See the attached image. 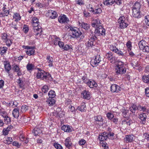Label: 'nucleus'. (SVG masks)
<instances>
[{
  "label": "nucleus",
  "instance_id": "774afa93",
  "mask_svg": "<svg viewBox=\"0 0 149 149\" xmlns=\"http://www.w3.org/2000/svg\"><path fill=\"white\" fill-rule=\"evenodd\" d=\"M86 141L84 139H81L79 142V144L80 145H83L85 144Z\"/></svg>",
  "mask_w": 149,
  "mask_h": 149
},
{
  "label": "nucleus",
  "instance_id": "de8ad7c7",
  "mask_svg": "<svg viewBox=\"0 0 149 149\" xmlns=\"http://www.w3.org/2000/svg\"><path fill=\"white\" fill-rule=\"evenodd\" d=\"M109 48L111 51L114 52L116 51V50L118 49L116 46L114 45H111L109 46Z\"/></svg>",
  "mask_w": 149,
  "mask_h": 149
},
{
  "label": "nucleus",
  "instance_id": "9b49d317",
  "mask_svg": "<svg viewBox=\"0 0 149 149\" xmlns=\"http://www.w3.org/2000/svg\"><path fill=\"white\" fill-rule=\"evenodd\" d=\"M12 69L14 72L17 73V75L18 76H20L22 74L21 70L19 68V65L14 64L12 65Z\"/></svg>",
  "mask_w": 149,
  "mask_h": 149
},
{
  "label": "nucleus",
  "instance_id": "6e6d98bb",
  "mask_svg": "<svg viewBox=\"0 0 149 149\" xmlns=\"http://www.w3.org/2000/svg\"><path fill=\"white\" fill-rule=\"evenodd\" d=\"M119 56H123L124 55V54L120 50L118 49L116 50V51L115 52Z\"/></svg>",
  "mask_w": 149,
  "mask_h": 149
},
{
  "label": "nucleus",
  "instance_id": "c756f323",
  "mask_svg": "<svg viewBox=\"0 0 149 149\" xmlns=\"http://www.w3.org/2000/svg\"><path fill=\"white\" fill-rule=\"evenodd\" d=\"M9 13V10H2L0 13V17H4L5 16H7Z\"/></svg>",
  "mask_w": 149,
  "mask_h": 149
},
{
  "label": "nucleus",
  "instance_id": "412c9836",
  "mask_svg": "<svg viewBox=\"0 0 149 149\" xmlns=\"http://www.w3.org/2000/svg\"><path fill=\"white\" fill-rule=\"evenodd\" d=\"M87 85L91 88H93L94 87H97V83L93 80H90Z\"/></svg>",
  "mask_w": 149,
  "mask_h": 149
},
{
  "label": "nucleus",
  "instance_id": "20e7f679",
  "mask_svg": "<svg viewBox=\"0 0 149 149\" xmlns=\"http://www.w3.org/2000/svg\"><path fill=\"white\" fill-rule=\"evenodd\" d=\"M97 40L96 36L93 35L89 38V41L86 43V45L88 48L92 47L95 45Z\"/></svg>",
  "mask_w": 149,
  "mask_h": 149
},
{
  "label": "nucleus",
  "instance_id": "79ce46f5",
  "mask_svg": "<svg viewBox=\"0 0 149 149\" xmlns=\"http://www.w3.org/2000/svg\"><path fill=\"white\" fill-rule=\"evenodd\" d=\"M143 81L147 84H149V75H145L142 77Z\"/></svg>",
  "mask_w": 149,
  "mask_h": 149
},
{
  "label": "nucleus",
  "instance_id": "ddd939ff",
  "mask_svg": "<svg viewBox=\"0 0 149 149\" xmlns=\"http://www.w3.org/2000/svg\"><path fill=\"white\" fill-rule=\"evenodd\" d=\"M25 49H27L26 52V54L28 55L31 56L34 54L35 50L34 47L27 46H25Z\"/></svg>",
  "mask_w": 149,
  "mask_h": 149
},
{
  "label": "nucleus",
  "instance_id": "680f3d73",
  "mask_svg": "<svg viewBox=\"0 0 149 149\" xmlns=\"http://www.w3.org/2000/svg\"><path fill=\"white\" fill-rule=\"evenodd\" d=\"M7 35L6 33H3L1 35V38L4 41H6L7 39Z\"/></svg>",
  "mask_w": 149,
  "mask_h": 149
},
{
  "label": "nucleus",
  "instance_id": "bf43d9fd",
  "mask_svg": "<svg viewBox=\"0 0 149 149\" xmlns=\"http://www.w3.org/2000/svg\"><path fill=\"white\" fill-rule=\"evenodd\" d=\"M54 146L57 149H62V146L59 144L55 143L54 144Z\"/></svg>",
  "mask_w": 149,
  "mask_h": 149
},
{
  "label": "nucleus",
  "instance_id": "7ed1b4c3",
  "mask_svg": "<svg viewBox=\"0 0 149 149\" xmlns=\"http://www.w3.org/2000/svg\"><path fill=\"white\" fill-rule=\"evenodd\" d=\"M69 28L71 31L72 37L74 38H79L82 34L79 29L75 27L70 26Z\"/></svg>",
  "mask_w": 149,
  "mask_h": 149
},
{
  "label": "nucleus",
  "instance_id": "5fc2aeb1",
  "mask_svg": "<svg viewBox=\"0 0 149 149\" xmlns=\"http://www.w3.org/2000/svg\"><path fill=\"white\" fill-rule=\"evenodd\" d=\"M141 50L143 52L148 53L149 52V47L146 45Z\"/></svg>",
  "mask_w": 149,
  "mask_h": 149
},
{
  "label": "nucleus",
  "instance_id": "58836bf2",
  "mask_svg": "<svg viewBox=\"0 0 149 149\" xmlns=\"http://www.w3.org/2000/svg\"><path fill=\"white\" fill-rule=\"evenodd\" d=\"M129 111V110H125V109H122V115L124 117L126 118L129 116L130 115Z\"/></svg>",
  "mask_w": 149,
  "mask_h": 149
},
{
  "label": "nucleus",
  "instance_id": "4be33fe9",
  "mask_svg": "<svg viewBox=\"0 0 149 149\" xmlns=\"http://www.w3.org/2000/svg\"><path fill=\"white\" fill-rule=\"evenodd\" d=\"M91 9L89 11L92 12L94 14H99L102 13V11L101 8H93L92 7L91 8Z\"/></svg>",
  "mask_w": 149,
  "mask_h": 149
},
{
  "label": "nucleus",
  "instance_id": "e433bc0d",
  "mask_svg": "<svg viewBox=\"0 0 149 149\" xmlns=\"http://www.w3.org/2000/svg\"><path fill=\"white\" fill-rule=\"evenodd\" d=\"M35 65L32 63H28L26 66V68L28 71H32L35 68Z\"/></svg>",
  "mask_w": 149,
  "mask_h": 149
},
{
  "label": "nucleus",
  "instance_id": "37998d69",
  "mask_svg": "<svg viewBox=\"0 0 149 149\" xmlns=\"http://www.w3.org/2000/svg\"><path fill=\"white\" fill-rule=\"evenodd\" d=\"M33 132L35 136L38 135L41 132V130L38 128H35L33 130Z\"/></svg>",
  "mask_w": 149,
  "mask_h": 149
},
{
  "label": "nucleus",
  "instance_id": "2f4dec72",
  "mask_svg": "<svg viewBox=\"0 0 149 149\" xmlns=\"http://www.w3.org/2000/svg\"><path fill=\"white\" fill-rule=\"evenodd\" d=\"M130 109L132 113H134L136 110H138V106L133 104L130 107Z\"/></svg>",
  "mask_w": 149,
  "mask_h": 149
},
{
  "label": "nucleus",
  "instance_id": "b1692460",
  "mask_svg": "<svg viewBox=\"0 0 149 149\" xmlns=\"http://www.w3.org/2000/svg\"><path fill=\"white\" fill-rule=\"evenodd\" d=\"M83 98L86 99H89L90 97V93L87 91L84 90L81 93Z\"/></svg>",
  "mask_w": 149,
  "mask_h": 149
},
{
  "label": "nucleus",
  "instance_id": "6e6552de",
  "mask_svg": "<svg viewBox=\"0 0 149 149\" xmlns=\"http://www.w3.org/2000/svg\"><path fill=\"white\" fill-rule=\"evenodd\" d=\"M101 61V58L100 55L95 56L94 59L91 60V64L93 67H96Z\"/></svg>",
  "mask_w": 149,
  "mask_h": 149
},
{
  "label": "nucleus",
  "instance_id": "1a4fd4ad",
  "mask_svg": "<svg viewBox=\"0 0 149 149\" xmlns=\"http://www.w3.org/2000/svg\"><path fill=\"white\" fill-rule=\"evenodd\" d=\"M95 33L96 36H104L105 35V30L102 26H100L95 29Z\"/></svg>",
  "mask_w": 149,
  "mask_h": 149
},
{
  "label": "nucleus",
  "instance_id": "864d4df0",
  "mask_svg": "<svg viewBox=\"0 0 149 149\" xmlns=\"http://www.w3.org/2000/svg\"><path fill=\"white\" fill-rule=\"evenodd\" d=\"M107 117L110 120H112L114 117V115L110 112H108L107 114Z\"/></svg>",
  "mask_w": 149,
  "mask_h": 149
},
{
  "label": "nucleus",
  "instance_id": "4c0bfd02",
  "mask_svg": "<svg viewBox=\"0 0 149 149\" xmlns=\"http://www.w3.org/2000/svg\"><path fill=\"white\" fill-rule=\"evenodd\" d=\"M105 56L109 60H113L114 58L113 56V54L110 51L106 53Z\"/></svg>",
  "mask_w": 149,
  "mask_h": 149
},
{
  "label": "nucleus",
  "instance_id": "dca6fc26",
  "mask_svg": "<svg viewBox=\"0 0 149 149\" xmlns=\"http://www.w3.org/2000/svg\"><path fill=\"white\" fill-rule=\"evenodd\" d=\"M47 61L46 63V64L49 66V67H51L53 66V59L52 57H51L50 56L48 55L46 57Z\"/></svg>",
  "mask_w": 149,
  "mask_h": 149
},
{
  "label": "nucleus",
  "instance_id": "3c124183",
  "mask_svg": "<svg viewBox=\"0 0 149 149\" xmlns=\"http://www.w3.org/2000/svg\"><path fill=\"white\" fill-rule=\"evenodd\" d=\"M127 47L128 48V52L130 51L132 49V42L130 41H128L126 44Z\"/></svg>",
  "mask_w": 149,
  "mask_h": 149
},
{
  "label": "nucleus",
  "instance_id": "a18cd8bd",
  "mask_svg": "<svg viewBox=\"0 0 149 149\" xmlns=\"http://www.w3.org/2000/svg\"><path fill=\"white\" fill-rule=\"evenodd\" d=\"M72 47L71 45H65L64 46L63 49L66 51L70 50H72Z\"/></svg>",
  "mask_w": 149,
  "mask_h": 149
},
{
  "label": "nucleus",
  "instance_id": "c9c22d12",
  "mask_svg": "<svg viewBox=\"0 0 149 149\" xmlns=\"http://www.w3.org/2000/svg\"><path fill=\"white\" fill-rule=\"evenodd\" d=\"M94 119L95 120V122H96L97 124H99V123H97V122L99 123V122H103V119L102 116L100 115L95 116L94 117Z\"/></svg>",
  "mask_w": 149,
  "mask_h": 149
},
{
  "label": "nucleus",
  "instance_id": "2eb2a0df",
  "mask_svg": "<svg viewBox=\"0 0 149 149\" xmlns=\"http://www.w3.org/2000/svg\"><path fill=\"white\" fill-rule=\"evenodd\" d=\"M121 88L119 86L116 84H112L111 86V91L113 93H118L121 90Z\"/></svg>",
  "mask_w": 149,
  "mask_h": 149
},
{
  "label": "nucleus",
  "instance_id": "4d7b16f0",
  "mask_svg": "<svg viewBox=\"0 0 149 149\" xmlns=\"http://www.w3.org/2000/svg\"><path fill=\"white\" fill-rule=\"evenodd\" d=\"M138 110L141 111H143V112H145L146 110V107H142L140 105H138Z\"/></svg>",
  "mask_w": 149,
  "mask_h": 149
},
{
  "label": "nucleus",
  "instance_id": "a19ab883",
  "mask_svg": "<svg viewBox=\"0 0 149 149\" xmlns=\"http://www.w3.org/2000/svg\"><path fill=\"white\" fill-rule=\"evenodd\" d=\"M3 117L4 118V122L6 124H8V123H10L11 121L10 118L7 115H3Z\"/></svg>",
  "mask_w": 149,
  "mask_h": 149
},
{
  "label": "nucleus",
  "instance_id": "052dcab7",
  "mask_svg": "<svg viewBox=\"0 0 149 149\" xmlns=\"http://www.w3.org/2000/svg\"><path fill=\"white\" fill-rule=\"evenodd\" d=\"M144 20L146 24L148 26H149V15H148L145 17Z\"/></svg>",
  "mask_w": 149,
  "mask_h": 149
},
{
  "label": "nucleus",
  "instance_id": "f257e3e1",
  "mask_svg": "<svg viewBox=\"0 0 149 149\" xmlns=\"http://www.w3.org/2000/svg\"><path fill=\"white\" fill-rule=\"evenodd\" d=\"M125 65L124 62L119 61L115 67V72L117 75L125 74L126 71Z\"/></svg>",
  "mask_w": 149,
  "mask_h": 149
},
{
  "label": "nucleus",
  "instance_id": "72a5a7b5",
  "mask_svg": "<svg viewBox=\"0 0 149 149\" xmlns=\"http://www.w3.org/2000/svg\"><path fill=\"white\" fill-rule=\"evenodd\" d=\"M56 101L54 98H49L46 101L47 104L49 106H52L55 103Z\"/></svg>",
  "mask_w": 149,
  "mask_h": 149
},
{
  "label": "nucleus",
  "instance_id": "f704fd0d",
  "mask_svg": "<svg viewBox=\"0 0 149 149\" xmlns=\"http://www.w3.org/2000/svg\"><path fill=\"white\" fill-rule=\"evenodd\" d=\"M86 105L84 103H83L81 104V106L77 107V109L81 112L84 111L86 110Z\"/></svg>",
  "mask_w": 149,
  "mask_h": 149
},
{
  "label": "nucleus",
  "instance_id": "a211bd4d",
  "mask_svg": "<svg viewBox=\"0 0 149 149\" xmlns=\"http://www.w3.org/2000/svg\"><path fill=\"white\" fill-rule=\"evenodd\" d=\"M139 117L141 120V123L143 124H145L146 123L147 117L146 114L144 113H141L139 115Z\"/></svg>",
  "mask_w": 149,
  "mask_h": 149
},
{
  "label": "nucleus",
  "instance_id": "13d9d810",
  "mask_svg": "<svg viewBox=\"0 0 149 149\" xmlns=\"http://www.w3.org/2000/svg\"><path fill=\"white\" fill-rule=\"evenodd\" d=\"M108 138L106 137L103 136L102 135H99L98 139L100 141H104L107 140Z\"/></svg>",
  "mask_w": 149,
  "mask_h": 149
},
{
  "label": "nucleus",
  "instance_id": "09e8293b",
  "mask_svg": "<svg viewBox=\"0 0 149 149\" xmlns=\"http://www.w3.org/2000/svg\"><path fill=\"white\" fill-rule=\"evenodd\" d=\"M6 140H4V142L5 143H7L8 145L11 143L13 140L11 137H8L5 138Z\"/></svg>",
  "mask_w": 149,
  "mask_h": 149
},
{
  "label": "nucleus",
  "instance_id": "f3484780",
  "mask_svg": "<svg viewBox=\"0 0 149 149\" xmlns=\"http://www.w3.org/2000/svg\"><path fill=\"white\" fill-rule=\"evenodd\" d=\"M100 24V20L98 19H93L92 21V26L93 27L97 28L101 26Z\"/></svg>",
  "mask_w": 149,
  "mask_h": 149
},
{
  "label": "nucleus",
  "instance_id": "0eeeda50",
  "mask_svg": "<svg viewBox=\"0 0 149 149\" xmlns=\"http://www.w3.org/2000/svg\"><path fill=\"white\" fill-rule=\"evenodd\" d=\"M70 137H68L65 139L64 143L66 149H72L74 145Z\"/></svg>",
  "mask_w": 149,
  "mask_h": 149
},
{
  "label": "nucleus",
  "instance_id": "49530a36",
  "mask_svg": "<svg viewBox=\"0 0 149 149\" xmlns=\"http://www.w3.org/2000/svg\"><path fill=\"white\" fill-rule=\"evenodd\" d=\"M122 124L123 125H130L131 124L130 120L128 119H125L123 120L122 122Z\"/></svg>",
  "mask_w": 149,
  "mask_h": 149
},
{
  "label": "nucleus",
  "instance_id": "5701e85b",
  "mask_svg": "<svg viewBox=\"0 0 149 149\" xmlns=\"http://www.w3.org/2000/svg\"><path fill=\"white\" fill-rule=\"evenodd\" d=\"M79 25L80 26H81L82 28L85 29L86 30H88L90 29V25L89 24L84 22L81 23H80Z\"/></svg>",
  "mask_w": 149,
  "mask_h": 149
},
{
  "label": "nucleus",
  "instance_id": "cd10ccee",
  "mask_svg": "<svg viewBox=\"0 0 149 149\" xmlns=\"http://www.w3.org/2000/svg\"><path fill=\"white\" fill-rule=\"evenodd\" d=\"M141 7V5L140 3L139 2H136L133 5L132 9L140 10Z\"/></svg>",
  "mask_w": 149,
  "mask_h": 149
},
{
  "label": "nucleus",
  "instance_id": "e2e57ef3",
  "mask_svg": "<svg viewBox=\"0 0 149 149\" xmlns=\"http://www.w3.org/2000/svg\"><path fill=\"white\" fill-rule=\"evenodd\" d=\"M7 50L6 47H3L1 49V55H3L5 54Z\"/></svg>",
  "mask_w": 149,
  "mask_h": 149
},
{
  "label": "nucleus",
  "instance_id": "a878e982",
  "mask_svg": "<svg viewBox=\"0 0 149 149\" xmlns=\"http://www.w3.org/2000/svg\"><path fill=\"white\" fill-rule=\"evenodd\" d=\"M61 129L65 132H72V130L70 128V126L68 125H63L61 127Z\"/></svg>",
  "mask_w": 149,
  "mask_h": 149
},
{
  "label": "nucleus",
  "instance_id": "603ef678",
  "mask_svg": "<svg viewBox=\"0 0 149 149\" xmlns=\"http://www.w3.org/2000/svg\"><path fill=\"white\" fill-rule=\"evenodd\" d=\"M82 79L83 82L87 84L90 80V79H89L87 78V76L86 74L83 76Z\"/></svg>",
  "mask_w": 149,
  "mask_h": 149
},
{
  "label": "nucleus",
  "instance_id": "c03bdc74",
  "mask_svg": "<svg viewBox=\"0 0 149 149\" xmlns=\"http://www.w3.org/2000/svg\"><path fill=\"white\" fill-rule=\"evenodd\" d=\"M48 95L49 98H54L56 96V94L54 91L51 90L49 91L48 93Z\"/></svg>",
  "mask_w": 149,
  "mask_h": 149
},
{
  "label": "nucleus",
  "instance_id": "8fccbe9b",
  "mask_svg": "<svg viewBox=\"0 0 149 149\" xmlns=\"http://www.w3.org/2000/svg\"><path fill=\"white\" fill-rule=\"evenodd\" d=\"M49 90V88L47 85H45L42 88V93H47Z\"/></svg>",
  "mask_w": 149,
  "mask_h": 149
},
{
  "label": "nucleus",
  "instance_id": "4468645a",
  "mask_svg": "<svg viewBox=\"0 0 149 149\" xmlns=\"http://www.w3.org/2000/svg\"><path fill=\"white\" fill-rule=\"evenodd\" d=\"M46 16L52 19H55L58 16L57 12L52 10H49L46 14Z\"/></svg>",
  "mask_w": 149,
  "mask_h": 149
},
{
  "label": "nucleus",
  "instance_id": "69168bd1",
  "mask_svg": "<svg viewBox=\"0 0 149 149\" xmlns=\"http://www.w3.org/2000/svg\"><path fill=\"white\" fill-rule=\"evenodd\" d=\"M17 23L15 22H13L12 23V27L15 30H18V27L17 26Z\"/></svg>",
  "mask_w": 149,
  "mask_h": 149
},
{
  "label": "nucleus",
  "instance_id": "ea45409f",
  "mask_svg": "<svg viewBox=\"0 0 149 149\" xmlns=\"http://www.w3.org/2000/svg\"><path fill=\"white\" fill-rule=\"evenodd\" d=\"M13 18L15 19V21L17 22L21 19V17L19 13H16L13 15Z\"/></svg>",
  "mask_w": 149,
  "mask_h": 149
},
{
  "label": "nucleus",
  "instance_id": "0e129e2a",
  "mask_svg": "<svg viewBox=\"0 0 149 149\" xmlns=\"http://www.w3.org/2000/svg\"><path fill=\"white\" fill-rule=\"evenodd\" d=\"M5 41L6 45L8 47H10L12 43L11 40L9 39H7Z\"/></svg>",
  "mask_w": 149,
  "mask_h": 149
},
{
  "label": "nucleus",
  "instance_id": "9d476101",
  "mask_svg": "<svg viewBox=\"0 0 149 149\" xmlns=\"http://www.w3.org/2000/svg\"><path fill=\"white\" fill-rule=\"evenodd\" d=\"M104 4L108 6H111L114 3L118 5H120L122 3V0H106L104 2Z\"/></svg>",
  "mask_w": 149,
  "mask_h": 149
},
{
  "label": "nucleus",
  "instance_id": "f03ea898",
  "mask_svg": "<svg viewBox=\"0 0 149 149\" xmlns=\"http://www.w3.org/2000/svg\"><path fill=\"white\" fill-rule=\"evenodd\" d=\"M37 69L38 70L36 76L37 79H41L42 80L49 79L51 76L49 74L40 68H38Z\"/></svg>",
  "mask_w": 149,
  "mask_h": 149
},
{
  "label": "nucleus",
  "instance_id": "473e14b6",
  "mask_svg": "<svg viewBox=\"0 0 149 149\" xmlns=\"http://www.w3.org/2000/svg\"><path fill=\"white\" fill-rule=\"evenodd\" d=\"M146 42L143 40H142L139 42L138 45L139 48L141 50L146 45Z\"/></svg>",
  "mask_w": 149,
  "mask_h": 149
},
{
  "label": "nucleus",
  "instance_id": "f8f14e48",
  "mask_svg": "<svg viewBox=\"0 0 149 149\" xmlns=\"http://www.w3.org/2000/svg\"><path fill=\"white\" fill-rule=\"evenodd\" d=\"M58 22L61 24L67 23L69 22V20L64 15L60 16L58 19Z\"/></svg>",
  "mask_w": 149,
  "mask_h": 149
},
{
  "label": "nucleus",
  "instance_id": "7c9ffc66",
  "mask_svg": "<svg viewBox=\"0 0 149 149\" xmlns=\"http://www.w3.org/2000/svg\"><path fill=\"white\" fill-rule=\"evenodd\" d=\"M17 82L20 88H24L25 85V83L20 77L17 79Z\"/></svg>",
  "mask_w": 149,
  "mask_h": 149
},
{
  "label": "nucleus",
  "instance_id": "c85d7f7f",
  "mask_svg": "<svg viewBox=\"0 0 149 149\" xmlns=\"http://www.w3.org/2000/svg\"><path fill=\"white\" fill-rule=\"evenodd\" d=\"M5 69L6 71L8 73V75L10 76V74H9V71L11 69V66L9 63H4Z\"/></svg>",
  "mask_w": 149,
  "mask_h": 149
},
{
  "label": "nucleus",
  "instance_id": "bb28decb",
  "mask_svg": "<svg viewBox=\"0 0 149 149\" xmlns=\"http://www.w3.org/2000/svg\"><path fill=\"white\" fill-rule=\"evenodd\" d=\"M134 137L131 135H127L125 136L124 139L127 143L131 142L134 140Z\"/></svg>",
  "mask_w": 149,
  "mask_h": 149
},
{
  "label": "nucleus",
  "instance_id": "aec40b11",
  "mask_svg": "<svg viewBox=\"0 0 149 149\" xmlns=\"http://www.w3.org/2000/svg\"><path fill=\"white\" fill-rule=\"evenodd\" d=\"M51 39L52 43L55 45H57L58 43L60 40V38L56 36H52L49 37V40Z\"/></svg>",
  "mask_w": 149,
  "mask_h": 149
},
{
  "label": "nucleus",
  "instance_id": "338daca9",
  "mask_svg": "<svg viewBox=\"0 0 149 149\" xmlns=\"http://www.w3.org/2000/svg\"><path fill=\"white\" fill-rule=\"evenodd\" d=\"M32 21V24L39 22L38 19L36 17H33Z\"/></svg>",
  "mask_w": 149,
  "mask_h": 149
},
{
  "label": "nucleus",
  "instance_id": "6ab92c4d",
  "mask_svg": "<svg viewBox=\"0 0 149 149\" xmlns=\"http://www.w3.org/2000/svg\"><path fill=\"white\" fill-rule=\"evenodd\" d=\"M132 15L135 18H140L141 17L140 10L132 9Z\"/></svg>",
  "mask_w": 149,
  "mask_h": 149
},
{
  "label": "nucleus",
  "instance_id": "393cba45",
  "mask_svg": "<svg viewBox=\"0 0 149 149\" xmlns=\"http://www.w3.org/2000/svg\"><path fill=\"white\" fill-rule=\"evenodd\" d=\"M19 109L18 107L15 108L12 111V114L13 117L17 118L19 116Z\"/></svg>",
  "mask_w": 149,
  "mask_h": 149
},
{
  "label": "nucleus",
  "instance_id": "423d86ee",
  "mask_svg": "<svg viewBox=\"0 0 149 149\" xmlns=\"http://www.w3.org/2000/svg\"><path fill=\"white\" fill-rule=\"evenodd\" d=\"M118 22L119 23V26L122 29H124L128 26V24L127 23L125 17L123 16L120 17L118 20Z\"/></svg>",
  "mask_w": 149,
  "mask_h": 149
},
{
  "label": "nucleus",
  "instance_id": "39448f33",
  "mask_svg": "<svg viewBox=\"0 0 149 149\" xmlns=\"http://www.w3.org/2000/svg\"><path fill=\"white\" fill-rule=\"evenodd\" d=\"M33 26L34 34L36 36H37L39 34L41 35V33L42 31L41 27L40 26V23L39 22L37 23L32 24Z\"/></svg>",
  "mask_w": 149,
  "mask_h": 149
}]
</instances>
